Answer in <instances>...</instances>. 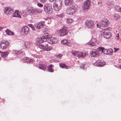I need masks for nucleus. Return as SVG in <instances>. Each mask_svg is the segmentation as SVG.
Returning <instances> with one entry per match:
<instances>
[{
	"label": "nucleus",
	"mask_w": 121,
	"mask_h": 121,
	"mask_svg": "<svg viewBox=\"0 0 121 121\" xmlns=\"http://www.w3.org/2000/svg\"><path fill=\"white\" fill-rule=\"evenodd\" d=\"M52 5L51 4H46L44 5L43 8L44 12L46 13H51L52 11Z\"/></svg>",
	"instance_id": "5"
},
{
	"label": "nucleus",
	"mask_w": 121,
	"mask_h": 121,
	"mask_svg": "<svg viewBox=\"0 0 121 121\" xmlns=\"http://www.w3.org/2000/svg\"><path fill=\"white\" fill-rule=\"evenodd\" d=\"M22 51H14V53L16 54L17 55H19L21 54V53H22Z\"/></svg>",
	"instance_id": "38"
},
{
	"label": "nucleus",
	"mask_w": 121,
	"mask_h": 121,
	"mask_svg": "<svg viewBox=\"0 0 121 121\" xmlns=\"http://www.w3.org/2000/svg\"><path fill=\"white\" fill-rule=\"evenodd\" d=\"M4 11L5 14H10L13 11V9L10 7L4 8Z\"/></svg>",
	"instance_id": "11"
},
{
	"label": "nucleus",
	"mask_w": 121,
	"mask_h": 121,
	"mask_svg": "<svg viewBox=\"0 0 121 121\" xmlns=\"http://www.w3.org/2000/svg\"><path fill=\"white\" fill-rule=\"evenodd\" d=\"M83 0H79V1L81 2V1H82Z\"/></svg>",
	"instance_id": "58"
},
{
	"label": "nucleus",
	"mask_w": 121,
	"mask_h": 121,
	"mask_svg": "<svg viewBox=\"0 0 121 121\" xmlns=\"http://www.w3.org/2000/svg\"><path fill=\"white\" fill-rule=\"evenodd\" d=\"M2 54V57H6L9 54V53L8 51H6V52H1Z\"/></svg>",
	"instance_id": "25"
},
{
	"label": "nucleus",
	"mask_w": 121,
	"mask_h": 121,
	"mask_svg": "<svg viewBox=\"0 0 121 121\" xmlns=\"http://www.w3.org/2000/svg\"><path fill=\"white\" fill-rule=\"evenodd\" d=\"M119 38V35H116V38L117 39H118Z\"/></svg>",
	"instance_id": "52"
},
{
	"label": "nucleus",
	"mask_w": 121,
	"mask_h": 121,
	"mask_svg": "<svg viewBox=\"0 0 121 121\" xmlns=\"http://www.w3.org/2000/svg\"><path fill=\"white\" fill-rule=\"evenodd\" d=\"M34 60L32 59H29L28 57L24 58H23V62H26V63H32Z\"/></svg>",
	"instance_id": "15"
},
{
	"label": "nucleus",
	"mask_w": 121,
	"mask_h": 121,
	"mask_svg": "<svg viewBox=\"0 0 121 121\" xmlns=\"http://www.w3.org/2000/svg\"><path fill=\"white\" fill-rule=\"evenodd\" d=\"M89 44L91 46H95L96 44L93 42L91 41L89 43Z\"/></svg>",
	"instance_id": "39"
},
{
	"label": "nucleus",
	"mask_w": 121,
	"mask_h": 121,
	"mask_svg": "<svg viewBox=\"0 0 121 121\" xmlns=\"http://www.w3.org/2000/svg\"><path fill=\"white\" fill-rule=\"evenodd\" d=\"M23 30H24L23 31L24 34H23V35L25 36L28 33L29 29L28 27L26 26H24L23 27Z\"/></svg>",
	"instance_id": "17"
},
{
	"label": "nucleus",
	"mask_w": 121,
	"mask_h": 121,
	"mask_svg": "<svg viewBox=\"0 0 121 121\" xmlns=\"http://www.w3.org/2000/svg\"><path fill=\"white\" fill-rule=\"evenodd\" d=\"M48 35L50 37L48 39H47V40L48 39V43H49L50 44H52L53 43H52V37L51 38L50 36L49 35Z\"/></svg>",
	"instance_id": "36"
},
{
	"label": "nucleus",
	"mask_w": 121,
	"mask_h": 121,
	"mask_svg": "<svg viewBox=\"0 0 121 121\" xmlns=\"http://www.w3.org/2000/svg\"><path fill=\"white\" fill-rule=\"evenodd\" d=\"M85 65L84 64H82L80 65V68L81 69H83V68L85 66Z\"/></svg>",
	"instance_id": "44"
},
{
	"label": "nucleus",
	"mask_w": 121,
	"mask_h": 121,
	"mask_svg": "<svg viewBox=\"0 0 121 121\" xmlns=\"http://www.w3.org/2000/svg\"><path fill=\"white\" fill-rule=\"evenodd\" d=\"M119 35V34L118 33L117 34V35Z\"/></svg>",
	"instance_id": "59"
},
{
	"label": "nucleus",
	"mask_w": 121,
	"mask_h": 121,
	"mask_svg": "<svg viewBox=\"0 0 121 121\" xmlns=\"http://www.w3.org/2000/svg\"><path fill=\"white\" fill-rule=\"evenodd\" d=\"M110 24V22L106 18H104L99 22V27L101 26L103 27L108 26Z\"/></svg>",
	"instance_id": "4"
},
{
	"label": "nucleus",
	"mask_w": 121,
	"mask_h": 121,
	"mask_svg": "<svg viewBox=\"0 0 121 121\" xmlns=\"http://www.w3.org/2000/svg\"><path fill=\"white\" fill-rule=\"evenodd\" d=\"M62 1L61 0H57L56 2L53 4V7L55 10L58 11L62 7L61 4Z\"/></svg>",
	"instance_id": "3"
},
{
	"label": "nucleus",
	"mask_w": 121,
	"mask_h": 121,
	"mask_svg": "<svg viewBox=\"0 0 121 121\" xmlns=\"http://www.w3.org/2000/svg\"><path fill=\"white\" fill-rule=\"evenodd\" d=\"M59 65L61 68H65V69H68V66H67L62 63L60 64Z\"/></svg>",
	"instance_id": "26"
},
{
	"label": "nucleus",
	"mask_w": 121,
	"mask_h": 121,
	"mask_svg": "<svg viewBox=\"0 0 121 121\" xmlns=\"http://www.w3.org/2000/svg\"><path fill=\"white\" fill-rule=\"evenodd\" d=\"M47 67V66L46 64H41L39 65V68L45 71Z\"/></svg>",
	"instance_id": "21"
},
{
	"label": "nucleus",
	"mask_w": 121,
	"mask_h": 121,
	"mask_svg": "<svg viewBox=\"0 0 121 121\" xmlns=\"http://www.w3.org/2000/svg\"><path fill=\"white\" fill-rule=\"evenodd\" d=\"M59 33L60 36L67 35L68 33L67 28L65 26H63L62 29L59 30Z\"/></svg>",
	"instance_id": "7"
},
{
	"label": "nucleus",
	"mask_w": 121,
	"mask_h": 121,
	"mask_svg": "<svg viewBox=\"0 0 121 121\" xmlns=\"http://www.w3.org/2000/svg\"><path fill=\"white\" fill-rule=\"evenodd\" d=\"M114 18L116 20L120 18V16L118 14L116 13L114 14Z\"/></svg>",
	"instance_id": "34"
},
{
	"label": "nucleus",
	"mask_w": 121,
	"mask_h": 121,
	"mask_svg": "<svg viewBox=\"0 0 121 121\" xmlns=\"http://www.w3.org/2000/svg\"><path fill=\"white\" fill-rule=\"evenodd\" d=\"M48 29L47 28H44L43 29V31L44 32L47 33L48 32Z\"/></svg>",
	"instance_id": "41"
},
{
	"label": "nucleus",
	"mask_w": 121,
	"mask_h": 121,
	"mask_svg": "<svg viewBox=\"0 0 121 121\" xmlns=\"http://www.w3.org/2000/svg\"><path fill=\"white\" fill-rule=\"evenodd\" d=\"M107 49H105V48H104L102 53H103L104 54L107 55Z\"/></svg>",
	"instance_id": "43"
},
{
	"label": "nucleus",
	"mask_w": 121,
	"mask_h": 121,
	"mask_svg": "<svg viewBox=\"0 0 121 121\" xmlns=\"http://www.w3.org/2000/svg\"><path fill=\"white\" fill-rule=\"evenodd\" d=\"M9 43L7 41L3 40L1 41L0 43V48L1 49H5L9 46Z\"/></svg>",
	"instance_id": "8"
},
{
	"label": "nucleus",
	"mask_w": 121,
	"mask_h": 121,
	"mask_svg": "<svg viewBox=\"0 0 121 121\" xmlns=\"http://www.w3.org/2000/svg\"><path fill=\"white\" fill-rule=\"evenodd\" d=\"M57 16L59 17L63 18L64 16V15L63 13H62L60 14L57 15Z\"/></svg>",
	"instance_id": "42"
},
{
	"label": "nucleus",
	"mask_w": 121,
	"mask_h": 121,
	"mask_svg": "<svg viewBox=\"0 0 121 121\" xmlns=\"http://www.w3.org/2000/svg\"><path fill=\"white\" fill-rule=\"evenodd\" d=\"M52 65H50L49 66H48V69L49 72H52L54 71V70L52 69Z\"/></svg>",
	"instance_id": "30"
},
{
	"label": "nucleus",
	"mask_w": 121,
	"mask_h": 121,
	"mask_svg": "<svg viewBox=\"0 0 121 121\" xmlns=\"http://www.w3.org/2000/svg\"><path fill=\"white\" fill-rule=\"evenodd\" d=\"M69 19L68 20H67V23H69Z\"/></svg>",
	"instance_id": "55"
},
{
	"label": "nucleus",
	"mask_w": 121,
	"mask_h": 121,
	"mask_svg": "<svg viewBox=\"0 0 121 121\" xmlns=\"http://www.w3.org/2000/svg\"><path fill=\"white\" fill-rule=\"evenodd\" d=\"M61 42L62 44L67 45L69 46H70L71 45L69 42H68L67 40L66 39L62 40Z\"/></svg>",
	"instance_id": "20"
},
{
	"label": "nucleus",
	"mask_w": 121,
	"mask_h": 121,
	"mask_svg": "<svg viewBox=\"0 0 121 121\" xmlns=\"http://www.w3.org/2000/svg\"><path fill=\"white\" fill-rule=\"evenodd\" d=\"M34 9L33 7H28L27 8V10L29 13H32L34 12Z\"/></svg>",
	"instance_id": "22"
},
{
	"label": "nucleus",
	"mask_w": 121,
	"mask_h": 121,
	"mask_svg": "<svg viewBox=\"0 0 121 121\" xmlns=\"http://www.w3.org/2000/svg\"><path fill=\"white\" fill-rule=\"evenodd\" d=\"M45 21H40L39 22L35 23L34 24L35 27L37 29L40 30L43 28L44 26Z\"/></svg>",
	"instance_id": "9"
},
{
	"label": "nucleus",
	"mask_w": 121,
	"mask_h": 121,
	"mask_svg": "<svg viewBox=\"0 0 121 121\" xmlns=\"http://www.w3.org/2000/svg\"><path fill=\"white\" fill-rule=\"evenodd\" d=\"M22 31H23V27L22 29V30H21V32L20 33V34H21V35H22Z\"/></svg>",
	"instance_id": "53"
},
{
	"label": "nucleus",
	"mask_w": 121,
	"mask_h": 121,
	"mask_svg": "<svg viewBox=\"0 0 121 121\" xmlns=\"http://www.w3.org/2000/svg\"><path fill=\"white\" fill-rule=\"evenodd\" d=\"M62 56V55L61 54H59L56 56V57L57 58L60 59Z\"/></svg>",
	"instance_id": "47"
},
{
	"label": "nucleus",
	"mask_w": 121,
	"mask_h": 121,
	"mask_svg": "<svg viewBox=\"0 0 121 121\" xmlns=\"http://www.w3.org/2000/svg\"><path fill=\"white\" fill-rule=\"evenodd\" d=\"M30 43L28 41H26L24 43V47H23V49L28 48L30 47Z\"/></svg>",
	"instance_id": "19"
},
{
	"label": "nucleus",
	"mask_w": 121,
	"mask_h": 121,
	"mask_svg": "<svg viewBox=\"0 0 121 121\" xmlns=\"http://www.w3.org/2000/svg\"><path fill=\"white\" fill-rule=\"evenodd\" d=\"M20 12L18 10H16L14 11V13H16V15L14 13H13V15L12 17H17L19 18H21V16L19 15L18 13Z\"/></svg>",
	"instance_id": "23"
},
{
	"label": "nucleus",
	"mask_w": 121,
	"mask_h": 121,
	"mask_svg": "<svg viewBox=\"0 0 121 121\" xmlns=\"http://www.w3.org/2000/svg\"><path fill=\"white\" fill-rule=\"evenodd\" d=\"M24 4L25 6V5L26 6H27L29 5V4L27 2H25V3H24Z\"/></svg>",
	"instance_id": "49"
},
{
	"label": "nucleus",
	"mask_w": 121,
	"mask_h": 121,
	"mask_svg": "<svg viewBox=\"0 0 121 121\" xmlns=\"http://www.w3.org/2000/svg\"><path fill=\"white\" fill-rule=\"evenodd\" d=\"M85 26L88 28L93 29L95 26L94 22L91 20H87L86 21L85 23Z\"/></svg>",
	"instance_id": "6"
},
{
	"label": "nucleus",
	"mask_w": 121,
	"mask_h": 121,
	"mask_svg": "<svg viewBox=\"0 0 121 121\" xmlns=\"http://www.w3.org/2000/svg\"><path fill=\"white\" fill-rule=\"evenodd\" d=\"M52 43H53V44H54V43H56L57 42L58 40L56 38L52 37Z\"/></svg>",
	"instance_id": "35"
},
{
	"label": "nucleus",
	"mask_w": 121,
	"mask_h": 121,
	"mask_svg": "<svg viewBox=\"0 0 121 121\" xmlns=\"http://www.w3.org/2000/svg\"><path fill=\"white\" fill-rule=\"evenodd\" d=\"M48 44L47 43H44L43 44H41L40 46H41L42 48L43 49H44V48H46V47L48 45Z\"/></svg>",
	"instance_id": "37"
},
{
	"label": "nucleus",
	"mask_w": 121,
	"mask_h": 121,
	"mask_svg": "<svg viewBox=\"0 0 121 121\" xmlns=\"http://www.w3.org/2000/svg\"><path fill=\"white\" fill-rule=\"evenodd\" d=\"M116 10L118 12H121V8L119 7H117V8L116 9Z\"/></svg>",
	"instance_id": "46"
},
{
	"label": "nucleus",
	"mask_w": 121,
	"mask_h": 121,
	"mask_svg": "<svg viewBox=\"0 0 121 121\" xmlns=\"http://www.w3.org/2000/svg\"><path fill=\"white\" fill-rule=\"evenodd\" d=\"M71 53L73 55H75L78 53V52L77 51H73L71 52Z\"/></svg>",
	"instance_id": "40"
},
{
	"label": "nucleus",
	"mask_w": 121,
	"mask_h": 121,
	"mask_svg": "<svg viewBox=\"0 0 121 121\" xmlns=\"http://www.w3.org/2000/svg\"><path fill=\"white\" fill-rule=\"evenodd\" d=\"M54 0H50V1L51 2H52Z\"/></svg>",
	"instance_id": "57"
},
{
	"label": "nucleus",
	"mask_w": 121,
	"mask_h": 121,
	"mask_svg": "<svg viewBox=\"0 0 121 121\" xmlns=\"http://www.w3.org/2000/svg\"><path fill=\"white\" fill-rule=\"evenodd\" d=\"M100 34L101 36H103L104 38L106 39L110 38L112 35L110 32L106 29H104L100 32Z\"/></svg>",
	"instance_id": "2"
},
{
	"label": "nucleus",
	"mask_w": 121,
	"mask_h": 121,
	"mask_svg": "<svg viewBox=\"0 0 121 121\" xmlns=\"http://www.w3.org/2000/svg\"><path fill=\"white\" fill-rule=\"evenodd\" d=\"M91 56L92 57H96L97 56L99 55V53H98L96 49L93 50L90 52Z\"/></svg>",
	"instance_id": "14"
},
{
	"label": "nucleus",
	"mask_w": 121,
	"mask_h": 121,
	"mask_svg": "<svg viewBox=\"0 0 121 121\" xmlns=\"http://www.w3.org/2000/svg\"><path fill=\"white\" fill-rule=\"evenodd\" d=\"M104 49V48L101 47H99V48L96 49L98 53H99V55L100 53H102L103 49Z\"/></svg>",
	"instance_id": "24"
},
{
	"label": "nucleus",
	"mask_w": 121,
	"mask_h": 121,
	"mask_svg": "<svg viewBox=\"0 0 121 121\" xmlns=\"http://www.w3.org/2000/svg\"><path fill=\"white\" fill-rule=\"evenodd\" d=\"M24 13V12L23 11V14Z\"/></svg>",
	"instance_id": "62"
},
{
	"label": "nucleus",
	"mask_w": 121,
	"mask_h": 121,
	"mask_svg": "<svg viewBox=\"0 0 121 121\" xmlns=\"http://www.w3.org/2000/svg\"><path fill=\"white\" fill-rule=\"evenodd\" d=\"M105 64V62L103 60H100L94 64V65L100 67H102Z\"/></svg>",
	"instance_id": "12"
},
{
	"label": "nucleus",
	"mask_w": 121,
	"mask_h": 121,
	"mask_svg": "<svg viewBox=\"0 0 121 121\" xmlns=\"http://www.w3.org/2000/svg\"><path fill=\"white\" fill-rule=\"evenodd\" d=\"M46 0H40L41 2H45Z\"/></svg>",
	"instance_id": "51"
},
{
	"label": "nucleus",
	"mask_w": 121,
	"mask_h": 121,
	"mask_svg": "<svg viewBox=\"0 0 121 121\" xmlns=\"http://www.w3.org/2000/svg\"><path fill=\"white\" fill-rule=\"evenodd\" d=\"M73 2V0H65L64 2L66 6H69L71 5Z\"/></svg>",
	"instance_id": "18"
},
{
	"label": "nucleus",
	"mask_w": 121,
	"mask_h": 121,
	"mask_svg": "<svg viewBox=\"0 0 121 121\" xmlns=\"http://www.w3.org/2000/svg\"><path fill=\"white\" fill-rule=\"evenodd\" d=\"M34 13H42V10L40 9L34 8Z\"/></svg>",
	"instance_id": "28"
},
{
	"label": "nucleus",
	"mask_w": 121,
	"mask_h": 121,
	"mask_svg": "<svg viewBox=\"0 0 121 121\" xmlns=\"http://www.w3.org/2000/svg\"><path fill=\"white\" fill-rule=\"evenodd\" d=\"M22 60H23V59H21V61H22Z\"/></svg>",
	"instance_id": "61"
},
{
	"label": "nucleus",
	"mask_w": 121,
	"mask_h": 121,
	"mask_svg": "<svg viewBox=\"0 0 121 121\" xmlns=\"http://www.w3.org/2000/svg\"><path fill=\"white\" fill-rule=\"evenodd\" d=\"M66 12L68 14L70 15H72L75 14L76 12L71 8V6H69L67 8Z\"/></svg>",
	"instance_id": "13"
},
{
	"label": "nucleus",
	"mask_w": 121,
	"mask_h": 121,
	"mask_svg": "<svg viewBox=\"0 0 121 121\" xmlns=\"http://www.w3.org/2000/svg\"><path fill=\"white\" fill-rule=\"evenodd\" d=\"M49 37V36L47 34L46 35L44 34L40 38H37L36 39V41L38 43H41L46 41L47 40V39Z\"/></svg>",
	"instance_id": "1"
},
{
	"label": "nucleus",
	"mask_w": 121,
	"mask_h": 121,
	"mask_svg": "<svg viewBox=\"0 0 121 121\" xmlns=\"http://www.w3.org/2000/svg\"><path fill=\"white\" fill-rule=\"evenodd\" d=\"M71 8L73 10L76 12L77 10V9L78 8V5L76 4H74L72 6Z\"/></svg>",
	"instance_id": "29"
},
{
	"label": "nucleus",
	"mask_w": 121,
	"mask_h": 121,
	"mask_svg": "<svg viewBox=\"0 0 121 121\" xmlns=\"http://www.w3.org/2000/svg\"><path fill=\"white\" fill-rule=\"evenodd\" d=\"M120 69H121V66L120 67Z\"/></svg>",
	"instance_id": "60"
},
{
	"label": "nucleus",
	"mask_w": 121,
	"mask_h": 121,
	"mask_svg": "<svg viewBox=\"0 0 121 121\" xmlns=\"http://www.w3.org/2000/svg\"><path fill=\"white\" fill-rule=\"evenodd\" d=\"M99 25L98 24H97V27H98L99 26Z\"/></svg>",
	"instance_id": "56"
},
{
	"label": "nucleus",
	"mask_w": 121,
	"mask_h": 121,
	"mask_svg": "<svg viewBox=\"0 0 121 121\" xmlns=\"http://www.w3.org/2000/svg\"><path fill=\"white\" fill-rule=\"evenodd\" d=\"M87 55V53L84 52H80L79 54L77 55V56L78 58L80 57H84Z\"/></svg>",
	"instance_id": "16"
},
{
	"label": "nucleus",
	"mask_w": 121,
	"mask_h": 121,
	"mask_svg": "<svg viewBox=\"0 0 121 121\" xmlns=\"http://www.w3.org/2000/svg\"><path fill=\"white\" fill-rule=\"evenodd\" d=\"M28 25L29 26L30 28H31L32 30L33 31H35V26H34L33 25L31 24H28Z\"/></svg>",
	"instance_id": "31"
},
{
	"label": "nucleus",
	"mask_w": 121,
	"mask_h": 121,
	"mask_svg": "<svg viewBox=\"0 0 121 121\" xmlns=\"http://www.w3.org/2000/svg\"><path fill=\"white\" fill-rule=\"evenodd\" d=\"M52 49V48L50 46H48V45L46 48H44V50L46 51H48L51 50Z\"/></svg>",
	"instance_id": "32"
},
{
	"label": "nucleus",
	"mask_w": 121,
	"mask_h": 121,
	"mask_svg": "<svg viewBox=\"0 0 121 121\" xmlns=\"http://www.w3.org/2000/svg\"><path fill=\"white\" fill-rule=\"evenodd\" d=\"M1 52L0 51V53H1Z\"/></svg>",
	"instance_id": "63"
},
{
	"label": "nucleus",
	"mask_w": 121,
	"mask_h": 121,
	"mask_svg": "<svg viewBox=\"0 0 121 121\" xmlns=\"http://www.w3.org/2000/svg\"><path fill=\"white\" fill-rule=\"evenodd\" d=\"M93 29L91 30V33L92 34H95V35L96 34V30L94 29Z\"/></svg>",
	"instance_id": "45"
},
{
	"label": "nucleus",
	"mask_w": 121,
	"mask_h": 121,
	"mask_svg": "<svg viewBox=\"0 0 121 121\" xmlns=\"http://www.w3.org/2000/svg\"><path fill=\"white\" fill-rule=\"evenodd\" d=\"M90 3V0H86L84 3L82 5V8L84 11H86L89 9Z\"/></svg>",
	"instance_id": "10"
},
{
	"label": "nucleus",
	"mask_w": 121,
	"mask_h": 121,
	"mask_svg": "<svg viewBox=\"0 0 121 121\" xmlns=\"http://www.w3.org/2000/svg\"><path fill=\"white\" fill-rule=\"evenodd\" d=\"M37 5L38 6L41 7L43 6V5L40 3L38 4Z\"/></svg>",
	"instance_id": "48"
},
{
	"label": "nucleus",
	"mask_w": 121,
	"mask_h": 121,
	"mask_svg": "<svg viewBox=\"0 0 121 121\" xmlns=\"http://www.w3.org/2000/svg\"><path fill=\"white\" fill-rule=\"evenodd\" d=\"M3 27H0V31H1L3 30Z\"/></svg>",
	"instance_id": "54"
},
{
	"label": "nucleus",
	"mask_w": 121,
	"mask_h": 121,
	"mask_svg": "<svg viewBox=\"0 0 121 121\" xmlns=\"http://www.w3.org/2000/svg\"><path fill=\"white\" fill-rule=\"evenodd\" d=\"M113 50L111 49L107 50V55H110L112 54L113 52Z\"/></svg>",
	"instance_id": "33"
},
{
	"label": "nucleus",
	"mask_w": 121,
	"mask_h": 121,
	"mask_svg": "<svg viewBox=\"0 0 121 121\" xmlns=\"http://www.w3.org/2000/svg\"><path fill=\"white\" fill-rule=\"evenodd\" d=\"M114 52H116L118 51L119 49V48H114Z\"/></svg>",
	"instance_id": "50"
},
{
	"label": "nucleus",
	"mask_w": 121,
	"mask_h": 121,
	"mask_svg": "<svg viewBox=\"0 0 121 121\" xmlns=\"http://www.w3.org/2000/svg\"><path fill=\"white\" fill-rule=\"evenodd\" d=\"M6 33L9 35H14V33L13 32L9 30V29H7L5 31Z\"/></svg>",
	"instance_id": "27"
}]
</instances>
